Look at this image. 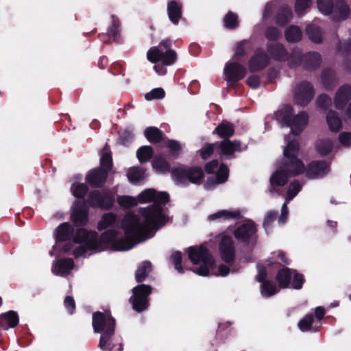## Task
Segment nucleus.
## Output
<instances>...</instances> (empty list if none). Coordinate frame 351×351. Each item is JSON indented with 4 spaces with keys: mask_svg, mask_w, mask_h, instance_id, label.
<instances>
[{
    "mask_svg": "<svg viewBox=\"0 0 351 351\" xmlns=\"http://www.w3.org/2000/svg\"><path fill=\"white\" fill-rule=\"evenodd\" d=\"M101 166L102 170L106 171L107 173L111 169L112 165V157L110 154L106 152L101 156L100 160Z\"/></svg>",
    "mask_w": 351,
    "mask_h": 351,
    "instance_id": "nucleus-57",
    "label": "nucleus"
},
{
    "mask_svg": "<svg viewBox=\"0 0 351 351\" xmlns=\"http://www.w3.org/2000/svg\"><path fill=\"white\" fill-rule=\"evenodd\" d=\"M241 217L239 210L230 211L227 210H222L216 213L210 215L208 217L209 221L219 220L220 221L228 220L231 219H239Z\"/></svg>",
    "mask_w": 351,
    "mask_h": 351,
    "instance_id": "nucleus-28",
    "label": "nucleus"
},
{
    "mask_svg": "<svg viewBox=\"0 0 351 351\" xmlns=\"http://www.w3.org/2000/svg\"><path fill=\"white\" fill-rule=\"evenodd\" d=\"M308 122V114L304 111L299 112L297 115L293 116L289 125L291 132L295 135H299L306 127Z\"/></svg>",
    "mask_w": 351,
    "mask_h": 351,
    "instance_id": "nucleus-16",
    "label": "nucleus"
},
{
    "mask_svg": "<svg viewBox=\"0 0 351 351\" xmlns=\"http://www.w3.org/2000/svg\"><path fill=\"white\" fill-rule=\"evenodd\" d=\"M311 5V0H296L295 10V12L300 15L308 9Z\"/></svg>",
    "mask_w": 351,
    "mask_h": 351,
    "instance_id": "nucleus-56",
    "label": "nucleus"
},
{
    "mask_svg": "<svg viewBox=\"0 0 351 351\" xmlns=\"http://www.w3.org/2000/svg\"><path fill=\"white\" fill-rule=\"evenodd\" d=\"M189 258L195 264H201L195 271L198 275L206 276L208 275L209 269L214 265V260L208 250L203 245L193 246L187 249Z\"/></svg>",
    "mask_w": 351,
    "mask_h": 351,
    "instance_id": "nucleus-4",
    "label": "nucleus"
},
{
    "mask_svg": "<svg viewBox=\"0 0 351 351\" xmlns=\"http://www.w3.org/2000/svg\"><path fill=\"white\" fill-rule=\"evenodd\" d=\"M152 271V264L149 261L143 262L138 267L135 278L138 282H143Z\"/></svg>",
    "mask_w": 351,
    "mask_h": 351,
    "instance_id": "nucleus-36",
    "label": "nucleus"
},
{
    "mask_svg": "<svg viewBox=\"0 0 351 351\" xmlns=\"http://www.w3.org/2000/svg\"><path fill=\"white\" fill-rule=\"evenodd\" d=\"M152 293V287L147 285H139L132 289V295L130 302L132 304L133 309L137 312L146 310L149 306L148 296Z\"/></svg>",
    "mask_w": 351,
    "mask_h": 351,
    "instance_id": "nucleus-7",
    "label": "nucleus"
},
{
    "mask_svg": "<svg viewBox=\"0 0 351 351\" xmlns=\"http://www.w3.org/2000/svg\"><path fill=\"white\" fill-rule=\"evenodd\" d=\"M317 7L324 15L333 14L337 21L345 20L350 14V8L343 0H337L334 5L332 0H317Z\"/></svg>",
    "mask_w": 351,
    "mask_h": 351,
    "instance_id": "nucleus-5",
    "label": "nucleus"
},
{
    "mask_svg": "<svg viewBox=\"0 0 351 351\" xmlns=\"http://www.w3.org/2000/svg\"><path fill=\"white\" fill-rule=\"evenodd\" d=\"M56 241H63L69 239L73 234L74 229L68 223H63L56 228Z\"/></svg>",
    "mask_w": 351,
    "mask_h": 351,
    "instance_id": "nucleus-31",
    "label": "nucleus"
},
{
    "mask_svg": "<svg viewBox=\"0 0 351 351\" xmlns=\"http://www.w3.org/2000/svg\"><path fill=\"white\" fill-rule=\"evenodd\" d=\"M228 177V169L226 166L221 165L216 174V180L214 179H208L205 184V188L210 189L215 184H221L225 182Z\"/></svg>",
    "mask_w": 351,
    "mask_h": 351,
    "instance_id": "nucleus-27",
    "label": "nucleus"
},
{
    "mask_svg": "<svg viewBox=\"0 0 351 351\" xmlns=\"http://www.w3.org/2000/svg\"><path fill=\"white\" fill-rule=\"evenodd\" d=\"M145 171L140 167H132L127 173L128 180L131 182H136L144 178Z\"/></svg>",
    "mask_w": 351,
    "mask_h": 351,
    "instance_id": "nucleus-45",
    "label": "nucleus"
},
{
    "mask_svg": "<svg viewBox=\"0 0 351 351\" xmlns=\"http://www.w3.org/2000/svg\"><path fill=\"white\" fill-rule=\"evenodd\" d=\"M340 143L345 146L351 145V133L343 132L339 136Z\"/></svg>",
    "mask_w": 351,
    "mask_h": 351,
    "instance_id": "nucleus-64",
    "label": "nucleus"
},
{
    "mask_svg": "<svg viewBox=\"0 0 351 351\" xmlns=\"http://www.w3.org/2000/svg\"><path fill=\"white\" fill-rule=\"evenodd\" d=\"M74 267L72 258H64L53 263L51 271L56 275L64 276L69 274Z\"/></svg>",
    "mask_w": 351,
    "mask_h": 351,
    "instance_id": "nucleus-22",
    "label": "nucleus"
},
{
    "mask_svg": "<svg viewBox=\"0 0 351 351\" xmlns=\"http://www.w3.org/2000/svg\"><path fill=\"white\" fill-rule=\"evenodd\" d=\"M87 202L92 207L109 209L112 206L114 199L108 192L95 190L89 193Z\"/></svg>",
    "mask_w": 351,
    "mask_h": 351,
    "instance_id": "nucleus-11",
    "label": "nucleus"
},
{
    "mask_svg": "<svg viewBox=\"0 0 351 351\" xmlns=\"http://www.w3.org/2000/svg\"><path fill=\"white\" fill-rule=\"evenodd\" d=\"M216 147H217V143L206 145L200 150L201 157L204 160L208 158Z\"/></svg>",
    "mask_w": 351,
    "mask_h": 351,
    "instance_id": "nucleus-60",
    "label": "nucleus"
},
{
    "mask_svg": "<svg viewBox=\"0 0 351 351\" xmlns=\"http://www.w3.org/2000/svg\"><path fill=\"white\" fill-rule=\"evenodd\" d=\"M314 319L312 315H306L298 323V328L302 332L310 330L312 327Z\"/></svg>",
    "mask_w": 351,
    "mask_h": 351,
    "instance_id": "nucleus-51",
    "label": "nucleus"
},
{
    "mask_svg": "<svg viewBox=\"0 0 351 351\" xmlns=\"http://www.w3.org/2000/svg\"><path fill=\"white\" fill-rule=\"evenodd\" d=\"M293 108L290 106H285L282 108L277 110L274 114V119L282 126L289 127L292 117L293 116Z\"/></svg>",
    "mask_w": 351,
    "mask_h": 351,
    "instance_id": "nucleus-21",
    "label": "nucleus"
},
{
    "mask_svg": "<svg viewBox=\"0 0 351 351\" xmlns=\"http://www.w3.org/2000/svg\"><path fill=\"white\" fill-rule=\"evenodd\" d=\"M267 49L272 58L280 61L286 60L287 51L282 44L278 43L269 44Z\"/></svg>",
    "mask_w": 351,
    "mask_h": 351,
    "instance_id": "nucleus-25",
    "label": "nucleus"
},
{
    "mask_svg": "<svg viewBox=\"0 0 351 351\" xmlns=\"http://www.w3.org/2000/svg\"><path fill=\"white\" fill-rule=\"evenodd\" d=\"M141 204L153 202V204L141 208V215L128 213L123 218L121 226L124 237H119L118 232L110 229L104 232L99 239L95 232L80 228L76 232L73 243L79 246L73 250L75 257L84 256L88 251H100L101 242H112V247L117 251H125L132 248L136 243L150 237L149 234L154 229H159L166 222V216L162 206L169 199L166 192H158L154 189H147L139 194ZM153 237V234H151Z\"/></svg>",
    "mask_w": 351,
    "mask_h": 351,
    "instance_id": "nucleus-1",
    "label": "nucleus"
},
{
    "mask_svg": "<svg viewBox=\"0 0 351 351\" xmlns=\"http://www.w3.org/2000/svg\"><path fill=\"white\" fill-rule=\"evenodd\" d=\"M19 323V316L16 312L10 311L3 314L0 317V326L8 328H13Z\"/></svg>",
    "mask_w": 351,
    "mask_h": 351,
    "instance_id": "nucleus-30",
    "label": "nucleus"
},
{
    "mask_svg": "<svg viewBox=\"0 0 351 351\" xmlns=\"http://www.w3.org/2000/svg\"><path fill=\"white\" fill-rule=\"evenodd\" d=\"M171 259L174 264L175 269L180 273L183 274L184 273V269L181 266V261H182V253L180 252H174L171 256Z\"/></svg>",
    "mask_w": 351,
    "mask_h": 351,
    "instance_id": "nucleus-58",
    "label": "nucleus"
},
{
    "mask_svg": "<svg viewBox=\"0 0 351 351\" xmlns=\"http://www.w3.org/2000/svg\"><path fill=\"white\" fill-rule=\"evenodd\" d=\"M223 22L226 27L229 29H234L238 27L237 16L232 12H229L224 17Z\"/></svg>",
    "mask_w": 351,
    "mask_h": 351,
    "instance_id": "nucleus-49",
    "label": "nucleus"
},
{
    "mask_svg": "<svg viewBox=\"0 0 351 351\" xmlns=\"http://www.w3.org/2000/svg\"><path fill=\"white\" fill-rule=\"evenodd\" d=\"M72 217L76 226L85 225L88 219V210L84 202L75 201Z\"/></svg>",
    "mask_w": 351,
    "mask_h": 351,
    "instance_id": "nucleus-18",
    "label": "nucleus"
},
{
    "mask_svg": "<svg viewBox=\"0 0 351 351\" xmlns=\"http://www.w3.org/2000/svg\"><path fill=\"white\" fill-rule=\"evenodd\" d=\"M306 33L308 38L315 43H321L323 41V32L315 25H309L306 28Z\"/></svg>",
    "mask_w": 351,
    "mask_h": 351,
    "instance_id": "nucleus-34",
    "label": "nucleus"
},
{
    "mask_svg": "<svg viewBox=\"0 0 351 351\" xmlns=\"http://www.w3.org/2000/svg\"><path fill=\"white\" fill-rule=\"evenodd\" d=\"M265 37L269 40H276L280 36L279 29L274 27H269L265 33Z\"/></svg>",
    "mask_w": 351,
    "mask_h": 351,
    "instance_id": "nucleus-59",
    "label": "nucleus"
},
{
    "mask_svg": "<svg viewBox=\"0 0 351 351\" xmlns=\"http://www.w3.org/2000/svg\"><path fill=\"white\" fill-rule=\"evenodd\" d=\"M292 18L291 10L288 7H282L277 15V23L280 25H284Z\"/></svg>",
    "mask_w": 351,
    "mask_h": 351,
    "instance_id": "nucleus-43",
    "label": "nucleus"
},
{
    "mask_svg": "<svg viewBox=\"0 0 351 351\" xmlns=\"http://www.w3.org/2000/svg\"><path fill=\"white\" fill-rule=\"evenodd\" d=\"M299 144L297 141H289L283 151L284 161L279 165L277 171L271 176V192L275 186H284L289 177H294L304 172L303 162L298 159Z\"/></svg>",
    "mask_w": 351,
    "mask_h": 351,
    "instance_id": "nucleus-2",
    "label": "nucleus"
},
{
    "mask_svg": "<svg viewBox=\"0 0 351 351\" xmlns=\"http://www.w3.org/2000/svg\"><path fill=\"white\" fill-rule=\"evenodd\" d=\"M114 334V332L110 329L108 332L101 335L98 346L102 351H111L114 348V345L112 341V337Z\"/></svg>",
    "mask_w": 351,
    "mask_h": 351,
    "instance_id": "nucleus-33",
    "label": "nucleus"
},
{
    "mask_svg": "<svg viewBox=\"0 0 351 351\" xmlns=\"http://www.w3.org/2000/svg\"><path fill=\"white\" fill-rule=\"evenodd\" d=\"M154 151L152 147L145 145L141 147L136 152V156L140 162L148 161L153 156Z\"/></svg>",
    "mask_w": 351,
    "mask_h": 351,
    "instance_id": "nucleus-41",
    "label": "nucleus"
},
{
    "mask_svg": "<svg viewBox=\"0 0 351 351\" xmlns=\"http://www.w3.org/2000/svg\"><path fill=\"white\" fill-rule=\"evenodd\" d=\"M337 50L339 53L343 56H346L351 52V39L339 40L337 45Z\"/></svg>",
    "mask_w": 351,
    "mask_h": 351,
    "instance_id": "nucleus-54",
    "label": "nucleus"
},
{
    "mask_svg": "<svg viewBox=\"0 0 351 351\" xmlns=\"http://www.w3.org/2000/svg\"><path fill=\"white\" fill-rule=\"evenodd\" d=\"M224 75L228 83L234 84L246 75V69L238 62H228L224 68Z\"/></svg>",
    "mask_w": 351,
    "mask_h": 351,
    "instance_id": "nucleus-12",
    "label": "nucleus"
},
{
    "mask_svg": "<svg viewBox=\"0 0 351 351\" xmlns=\"http://www.w3.org/2000/svg\"><path fill=\"white\" fill-rule=\"evenodd\" d=\"M269 63V58L263 50H257L249 61V69L251 72L264 69Z\"/></svg>",
    "mask_w": 351,
    "mask_h": 351,
    "instance_id": "nucleus-15",
    "label": "nucleus"
},
{
    "mask_svg": "<svg viewBox=\"0 0 351 351\" xmlns=\"http://www.w3.org/2000/svg\"><path fill=\"white\" fill-rule=\"evenodd\" d=\"M138 197H139V195ZM138 202H140L139 197H138V199L134 197L127 195L119 196L117 197V202L119 204L125 208L134 206L137 204Z\"/></svg>",
    "mask_w": 351,
    "mask_h": 351,
    "instance_id": "nucleus-48",
    "label": "nucleus"
},
{
    "mask_svg": "<svg viewBox=\"0 0 351 351\" xmlns=\"http://www.w3.org/2000/svg\"><path fill=\"white\" fill-rule=\"evenodd\" d=\"M219 252L221 259L228 265H231L235 258L234 242L231 237L224 236L219 243Z\"/></svg>",
    "mask_w": 351,
    "mask_h": 351,
    "instance_id": "nucleus-13",
    "label": "nucleus"
},
{
    "mask_svg": "<svg viewBox=\"0 0 351 351\" xmlns=\"http://www.w3.org/2000/svg\"><path fill=\"white\" fill-rule=\"evenodd\" d=\"M330 171L329 164L324 161L312 162L308 167L306 170V176L313 179L316 178L323 177Z\"/></svg>",
    "mask_w": 351,
    "mask_h": 351,
    "instance_id": "nucleus-14",
    "label": "nucleus"
},
{
    "mask_svg": "<svg viewBox=\"0 0 351 351\" xmlns=\"http://www.w3.org/2000/svg\"><path fill=\"white\" fill-rule=\"evenodd\" d=\"M351 98V86L345 84L340 86L335 96L334 103L337 109H343Z\"/></svg>",
    "mask_w": 351,
    "mask_h": 351,
    "instance_id": "nucleus-20",
    "label": "nucleus"
},
{
    "mask_svg": "<svg viewBox=\"0 0 351 351\" xmlns=\"http://www.w3.org/2000/svg\"><path fill=\"white\" fill-rule=\"evenodd\" d=\"M322 63L321 56L315 51H310L303 54V67L307 70L319 68Z\"/></svg>",
    "mask_w": 351,
    "mask_h": 351,
    "instance_id": "nucleus-23",
    "label": "nucleus"
},
{
    "mask_svg": "<svg viewBox=\"0 0 351 351\" xmlns=\"http://www.w3.org/2000/svg\"><path fill=\"white\" fill-rule=\"evenodd\" d=\"M326 120L329 129L331 131L337 132L341 128V120L336 112L333 110L328 111L326 115Z\"/></svg>",
    "mask_w": 351,
    "mask_h": 351,
    "instance_id": "nucleus-35",
    "label": "nucleus"
},
{
    "mask_svg": "<svg viewBox=\"0 0 351 351\" xmlns=\"http://www.w3.org/2000/svg\"><path fill=\"white\" fill-rule=\"evenodd\" d=\"M117 221V215L112 213H106L101 217V219L98 223V228L99 230H104Z\"/></svg>",
    "mask_w": 351,
    "mask_h": 351,
    "instance_id": "nucleus-44",
    "label": "nucleus"
},
{
    "mask_svg": "<svg viewBox=\"0 0 351 351\" xmlns=\"http://www.w3.org/2000/svg\"><path fill=\"white\" fill-rule=\"evenodd\" d=\"M302 32L301 29L295 25L290 26L285 31V37L289 43H296L301 40Z\"/></svg>",
    "mask_w": 351,
    "mask_h": 351,
    "instance_id": "nucleus-37",
    "label": "nucleus"
},
{
    "mask_svg": "<svg viewBox=\"0 0 351 351\" xmlns=\"http://www.w3.org/2000/svg\"><path fill=\"white\" fill-rule=\"evenodd\" d=\"M217 147L220 154L227 158H231L235 152L241 150V143L239 141H231L229 139H224L221 142L217 143Z\"/></svg>",
    "mask_w": 351,
    "mask_h": 351,
    "instance_id": "nucleus-19",
    "label": "nucleus"
},
{
    "mask_svg": "<svg viewBox=\"0 0 351 351\" xmlns=\"http://www.w3.org/2000/svg\"><path fill=\"white\" fill-rule=\"evenodd\" d=\"M167 10L171 22L174 25L178 24L182 17V5L176 1H170L167 3Z\"/></svg>",
    "mask_w": 351,
    "mask_h": 351,
    "instance_id": "nucleus-24",
    "label": "nucleus"
},
{
    "mask_svg": "<svg viewBox=\"0 0 351 351\" xmlns=\"http://www.w3.org/2000/svg\"><path fill=\"white\" fill-rule=\"evenodd\" d=\"M331 99L326 94H322L319 96L317 99V106L322 108H326L331 104Z\"/></svg>",
    "mask_w": 351,
    "mask_h": 351,
    "instance_id": "nucleus-63",
    "label": "nucleus"
},
{
    "mask_svg": "<svg viewBox=\"0 0 351 351\" xmlns=\"http://www.w3.org/2000/svg\"><path fill=\"white\" fill-rule=\"evenodd\" d=\"M108 173L101 169H95L88 172L86 181L93 187L101 188L104 184Z\"/></svg>",
    "mask_w": 351,
    "mask_h": 351,
    "instance_id": "nucleus-17",
    "label": "nucleus"
},
{
    "mask_svg": "<svg viewBox=\"0 0 351 351\" xmlns=\"http://www.w3.org/2000/svg\"><path fill=\"white\" fill-rule=\"evenodd\" d=\"M171 40L165 39L162 40L158 47H151L147 53V60L156 63L161 61L164 65L173 64L177 60V53L174 50L170 49Z\"/></svg>",
    "mask_w": 351,
    "mask_h": 351,
    "instance_id": "nucleus-3",
    "label": "nucleus"
},
{
    "mask_svg": "<svg viewBox=\"0 0 351 351\" xmlns=\"http://www.w3.org/2000/svg\"><path fill=\"white\" fill-rule=\"evenodd\" d=\"M172 174L175 182L178 184H186L188 182L199 184L204 177L202 168L198 167L177 168Z\"/></svg>",
    "mask_w": 351,
    "mask_h": 351,
    "instance_id": "nucleus-6",
    "label": "nucleus"
},
{
    "mask_svg": "<svg viewBox=\"0 0 351 351\" xmlns=\"http://www.w3.org/2000/svg\"><path fill=\"white\" fill-rule=\"evenodd\" d=\"M71 189L73 195L77 198L84 197L88 190L85 184H73Z\"/></svg>",
    "mask_w": 351,
    "mask_h": 351,
    "instance_id": "nucleus-50",
    "label": "nucleus"
},
{
    "mask_svg": "<svg viewBox=\"0 0 351 351\" xmlns=\"http://www.w3.org/2000/svg\"><path fill=\"white\" fill-rule=\"evenodd\" d=\"M278 213L276 211H269L266 213L263 226L266 232H267L271 226L272 223L276 219Z\"/></svg>",
    "mask_w": 351,
    "mask_h": 351,
    "instance_id": "nucleus-53",
    "label": "nucleus"
},
{
    "mask_svg": "<svg viewBox=\"0 0 351 351\" xmlns=\"http://www.w3.org/2000/svg\"><path fill=\"white\" fill-rule=\"evenodd\" d=\"M292 276H293L292 287L295 289H301L304 281L303 276L298 274L295 270H293Z\"/></svg>",
    "mask_w": 351,
    "mask_h": 351,
    "instance_id": "nucleus-61",
    "label": "nucleus"
},
{
    "mask_svg": "<svg viewBox=\"0 0 351 351\" xmlns=\"http://www.w3.org/2000/svg\"><path fill=\"white\" fill-rule=\"evenodd\" d=\"M257 228L252 220L239 226L234 231V237L245 245H254L257 239Z\"/></svg>",
    "mask_w": 351,
    "mask_h": 351,
    "instance_id": "nucleus-8",
    "label": "nucleus"
},
{
    "mask_svg": "<svg viewBox=\"0 0 351 351\" xmlns=\"http://www.w3.org/2000/svg\"><path fill=\"white\" fill-rule=\"evenodd\" d=\"M257 269H258V274L255 276L256 280H257L259 282L263 283L264 281H266V277H267V271L265 267L260 264H257Z\"/></svg>",
    "mask_w": 351,
    "mask_h": 351,
    "instance_id": "nucleus-62",
    "label": "nucleus"
},
{
    "mask_svg": "<svg viewBox=\"0 0 351 351\" xmlns=\"http://www.w3.org/2000/svg\"><path fill=\"white\" fill-rule=\"evenodd\" d=\"M322 83L327 90L332 89L337 83L335 72L330 69H325L322 71Z\"/></svg>",
    "mask_w": 351,
    "mask_h": 351,
    "instance_id": "nucleus-29",
    "label": "nucleus"
},
{
    "mask_svg": "<svg viewBox=\"0 0 351 351\" xmlns=\"http://www.w3.org/2000/svg\"><path fill=\"white\" fill-rule=\"evenodd\" d=\"M316 147L321 155H326L332 150V143L328 139L319 140L317 142Z\"/></svg>",
    "mask_w": 351,
    "mask_h": 351,
    "instance_id": "nucleus-47",
    "label": "nucleus"
},
{
    "mask_svg": "<svg viewBox=\"0 0 351 351\" xmlns=\"http://www.w3.org/2000/svg\"><path fill=\"white\" fill-rule=\"evenodd\" d=\"M165 95V90L162 88H156L147 93L145 97L147 100L150 101L154 99H162Z\"/></svg>",
    "mask_w": 351,
    "mask_h": 351,
    "instance_id": "nucleus-55",
    "label": "nucleus"
},
{
    "mask_svg": "<svg viewBox=\"0 0 351 351\" xmlns=\"http://www.w3.org/2000/svg\"><path fill=\"white\" fill-rule=\"evenodd\" d=\"M152 167L161 172L169 170V165L167 161L161 156H156L152 161Z\"/></svg>",
    "mask_w": 351,
    "mask_h": 351,
    "instance_id": "nucleus-46",
    "label": "nucleus"
},
{
    "mask_svg": "<svg viewBox=\"0 0 351 351\" xmlns=\"http://www.w3.org/2000/svg\"><path fill=\"white\" fill-rule=\"evenodd\" d=\"M145 136L151 143H158L162 139V132L155 127H149L145 130Z\"/></svg>",
    "mask_w": 351,
    "mask_h": 351,
    "instance_id": "nucleus-40",
    "label": "nucleus"
},
{
    "mask_svg": "<svg viewBox=\"0 0 351 351\" xmlns=\"http://www.w3.org/2000/svg\"><path fill=\"white\" fill-rule=\"evenodd\" d=\"M112 24L108 27V34L113 41H118L120 36V21L114 15H112Z\"/></svg>",
    "mask_w": 351,
    "mask_h": 351,
    "instance_id": "nucleus-39",
    "label": "nucleus"
},
{
    "mask_svg": "<svg viewBox=\"0 0 351 351\" xmlns=\"http://www.w3.org/2000/svg\"><path fill=\"white\" fill-rule=\"evenodd\" d=\"M277 291L276 285L269 280L264 281L261 286V295L265 298H269L276 294Z\"/></svg>",
    "mask_w": 351,
    "mask_h": 351,
    "instance_id": "nucleus-42",
    "label": "nucleus"
},
{
    "mask_svg": "<svg viewBox=\"0 0 351 351\" xmlns=\"http://www.w3.org/2000/svg\"><path fill=\"white\" fill-rule=\"evenodd\" d=\"M314 89L311 84L306 81L300 82L294 90L295 102L301 106H306L313 98Z\"/></svg>",
    "mask_w": 351,
    "mask_h": 351,
    "instance_id": "nucleus-10",
    "label": "nucleus"
},
{
    "mask_svg": "<svg viewBox=\"0 0 351 351\" xmlns=\"http://www.w3.org/2000/svg\"><path fill=\"white\" fill-rule=\"evenodd\" d=\"M288 65L291 68H297L300 65L303 66V53L302 49L298 47H294L289 55L287 53Z\"/></svg>",
    "mask_w": 351,
    "mask_h": 351,
    "instance_id": "nucleus-26",
    "label": "nucleus"
},
{
    "mask_svg": "<svg viewBox=\"0 0 351 351\" xmlns=\"http://www.w3.org/2000/svg\"><path fill=\"white\" fill-rule=\"evenodd\" d=\"M93 327L97 333H104L108 330H115V319L109 313L95 312L93 314Z\"/></svg>",
    "mask_w": 351,
    "mask_h": 351,
    "instance_id": "nucleus-9",
    "label": "nucleus"
},
{
    "mask_svg": "<svg viewBox=\"0 0 351 351\" xmlns=\"http://www.w3.org/2000/svg\"><path fill=\"white\" fill-rule=\"evenodd\" d=\"M301 189L302 186L298 181L294 180L293 182H291L289 186L287 195L286 197L287 201H291L294 197H295L297 194L300 191Z\"/></svg>",
    "mask_w": 351,
    "mask_h": 351,
    "instance_id": "nucleus-52",
    "label": "nucleus"
},
{
    "mask_svg": "<svg viewBox=\"0 0 351 351\" xmlns=\"http://www.w3.org/2000/svg\"><path fill=\"white\" fill-rule=\"evenodd\" d=\"M216 132L220 137L228 139L234 134V127L233 124L227 121H223L215 129Z\"/></svg>",
    "mask_w": 351,
    "mask_h": 351,
    "instance_id": "nucleus-32",
    "label": "nucleus"
},
{
    "mask_svg": "<svg viewBox=\"0 0 351 351\" xmlns=\"http://www.w3.org/2000/svg\"><path fill=\"white\" fill-rule=\"evenodd\" d=\"M293 275V270L289 268H284L280 270L277 274L276 279L281 287H287L290 283Z\"/></svg>",
    "mask_w": 351,
    "mask_h": 351,
    "instance_id": "nucleus-38",
    "label": "nucleus"
}]
</instances>
